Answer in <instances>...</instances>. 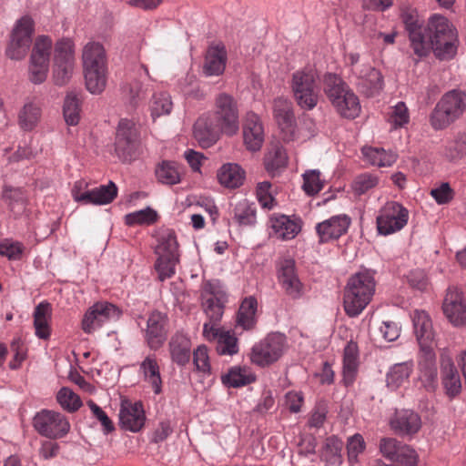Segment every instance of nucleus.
<instances>
[{"label": "nucleus", "instance_id": "obj_12", "mask_svg": "<svg viewBox=\"0 0 466 466\" xmlns=\"http://www.w3.org/2000/svg\"><path fill=\"white\" fill-rule=\"evenodd\" d=\"M34 427L39 434L49 439H59L70 431V423L65 415L43 410L34 418Z\"/></svg>", "mask_w": 466, "mask_h": 466}, {"label": "nucleus", "instance_id": "obj_14", "mask_svg": "<svg viewBox=\"0 0 466 466\" xmlns=\"http://www.w3.org/2000/svg\"><path fill=\"white\" fill-rule=\"evenodd\" d=\"M379 448L381 455L387 460L404 466H415L418 463L416 451L395 438H382Z\"/></svg>", "mask_w": 466, "mask_h": 466}, {"label": "nucleus", "instance_id": "obj_9", "mask_svg": "<svg viewBox=\"0 0 466 466\" xmlns=\"http://www.w3.org/2000/svg\"><path fill=\"white\" fill-rule=\"evenodd\" d=\"M34 32L35 22L31 16L24 15L16 20L10 34L6 56L12 60L25 57L32 45Z\"/></svg>", "mask_w": 466, "mask_h": 466}, {"label": "nucleus", "instance_id": "obj_4", "mask_svg": "<svg viewBox=\"0 0 466 466\" xmlns=\"http://www.w3.org/2000/svg\"><path fill=\"white\" fill-rule=\"evenodd\" d=\"M82 63L87 90L92 94L101 93L106 83V55L103 45L87 42L82 50Z\"/></svg>", "mask_w": 466, "mask_h": 466}, {"label": "nucleus", "instance_id": "obj_41", "mask_svg": "<svg viewBox=\"0 0 466 466\" xmlns=\"http://www.w3.org/2000/svg\"><path fill=\"white\" fill-rule=\"evenodd\" d=\"M51 319V306L47 302L39 303L34 311V326L35 335L46 339L50 336L49 321Z\"/></svg>", "mask_w": 466, "mask_h": 466}, {"label": "nucleus", "instance_id": "obj_23", "mask_svg": "<svg viewBox=\"0 0 466 466\" xmlns=\"http://www.w3.org/2000/svg\"><path fill=\"white\" fill-rule=\"evenodd\" d=\"M279 282L286 294L292 299H299L303 294V286L296 270L293 259H284L279 268Z\"/></svg>", "mask_w": 466, "mask_h": 466}, {"label": "nucleus", "instance_id": "obj_54", "mask_svg": "<svg viewBox=\"0 0 466 466\" xmlns=\"http://www.w3.org/2000/svg\"><path fill=\"white\" fill-rule=\"evenodd\" d=\"M178 258L179 257H175V255L157 256L155 268L158 274L159 280L164 281L167 279H170L175 274Z\"/></svg>", "mask_w": 466, "mask_h": 466}, {"label": "nucleus", "instance_id": "obj_35", "mask_svg": "<svg viewBox=\"0 0 466 466\" xmlns=\"http://www.w3.org/2000/svg\"><path fill=\"white\" fill-rule=\"evenodd\" d=\"M359 367V349L357 343L348 342L344 349L342 375L346 386L351 385L357 376Z\"/></svg>", "mask_w": 466, "mask_h": 466}, {"label": "nucleus", "instance_id": "obj_30", "mask_svg": "<svg viewBox=\"0 0 466 466\" xmlns=\"http://www.w3.org/2000/svg\"><path fill=\"white\" fill-rule=\"evenodd\" d=\"M419 372V378L423 386L429 390H433L438 376L434 349L420 350Z\"/></svg>", "mask_w": 466, "mask_h": 466}, {"label": "nucleus", "instance_id": "obj_51", "mask_svg": "<svg viewBox=\"0 0 466 466\" xmlns=\"http://www.w3.org/2000/svg\"><path fill=\"white\" fill-rule=\"evenodd\" d=\"M443 155L450 161H457L466 156V134H459L448 141Z\"/></svg>", "mask_w": 466, "mask_h": 466}, {"label": "nucleus", "instance_id": "obj_8", "mask_svg": "<svg viewBox=\"0 0 466 466\" xmlns=\"http://www.w3.org/2000/svg\"><path fill=\"white\" fill-rule=\"evenodd\" d=\"M76 66L75 44L69 38L57 41L54 50L52 78L55 85L63 86L71 79Z\"/></svg>", "mask_w": 466, "mask_h": 466}, {"label": "nucleus", "instance_id": "obj_63", "mask_svg": "<svg viewBox=\"0 0 466 466\" xmlns=\"http://www.w3.org/2000/svg\"><path fill=\"white\" fill-rule=\"evenodd\" d=\"M271 184L268 181L259 182L257 185V199L263 208L272 209L275 206V199L270 194Z\"/></svg>", "mask_w": 466, "mask_h": 466}, {"label": "nucleus", "instance_id": "obj_60", "mask_svg": "<svg viewBox=\"0 0 466 466\" xmlns=\"http://www.w3.org/2000/svg\"><path fill=\"white\" fill-rule=\"evenodd\" d=\"M56 399L64 410L71 412L78 410L82 404L79 397L66 387L58 391Z\"/></svg>", "mask_w": 466, "mask_h": 466}, {"label": "nucleus", "instance_id": "obj_24", "mask_svg": "<svg viewBox=\"0 0 466 466\" xmlns=\"http://www.w3.org/2000/svg\"><path fill=\"white\" fill-rule=\"evenodd\" d=\"M243 138L247 148L250 151H258L264 142V128L259 116L248 112L243 122Z\"/></svg>", "mask_w": 466, "mask_h": 466}, {"label": "nucleus", "instance_id": "obj_38", "mask_svg": "<svg viewBox=\"0 0 466 466\" xmlns=\"http://www.w3.org/2000/svg\"><path fill=\"white\" fill-rule=\"evenodd\" d=\"M256 376L248 367L234 366L222 375L224 385L231 388H239L255 381Z\"/></svg>", "mask_w": 466, "mask_h": 466}, {"label": "nucleus", "instance_id": "obj_48", "mask_svg": "<svg viewBox=\"0 0 466 466\" xmlns=\"http://www.w3.org/2000/svg\"><path fill=\"white\" fill-rule=\"evenodd\" d=\"M157 180L166 185H175L180 182V173L177 165L171 161H163L156 168Z\"/></svg>", "mask_w": 466, "mask_h": 466}, {"label": "nucleus", "instance_id": "obj_18", "mask_svg": "<svg viewBox=\"0 0 466 466\" xmlns=\"http://www.w3.org/2000/svg\"><path fill=\"white\" fill-rule=\"evenodd\" d=\"M410 318L420 349H434L436 346V332L429 313L422 309H415Z\"/></svg>", "mask_w": 466, "mask_h": 466}, {"label": "nucleus", "instance_id": "obj_16", "mask_svg": "<svg viewBox=\"0 0 466 466\" xmlns=\"http://www.w3.org/2000/svg\"><path fill=\"white\" fill-rule=\"evenodd\" d=\"M442 310L448 320L455 327L466 324V300L456 287H450L442 303Z\"/></svg>", "mask_w": 466, "mask_h": 466}, {"label": "nucleus", "instance_id": "obj_52", "mask_svg": "<svg viewBox=\"0 0 466 466\" xmlns=\"http://www.w3.org/2000/svg\"><path fill=\"white\" fill-rule=\"evenodd\" d=\"M80 101L73 93L68 94L64 102L63 113L67 125L76 126L80 120Z\"/></svg>", "mask_w": 466, "mask_h": 466}, {"label": "nucleus", "instance_id": "obj_58", "mask_svg": "<svg viewBox=\"0 0 466 466\" xmlns=\"http://www.w3.org/2000/svg\"><path fill=\"white\" fill-rule=\"evenodd\" d=\"M93 311L101 318L106 323L117 320L122 311L116 305L107 301H99L93 306Z\"/></svg>", "mask_w": 466, "mask_h": 466}, {"label": "nucleus", "instance_id": "obj_7", "mask_svg": "<svg viewBox=\"0 0 466 466\" xmlns=\"http://www.w3.org/2000/svg\"><path fill=\"white\" fill-rule=\"evenodd\" d=\"M287 347L288 341L284 334L271 332L252 346L249 360L259 367L269 366L281 358Z\"/></svg>", "mask_w": 466, "mask_h": 466}, {"label": "nucleus", "instance_id": "obj_53", "mask_svg": "<svg viewBox=\"0 0 466 466\" xmlns=\"http://www.w3.org/2000/svg\"><path fill=\"white\" fill-rule=\"evenodd\" d=\"M157 212L147 207L146 208L137 210L125 216V222L128 226L134 225H151L157 220Z\"/></svg>", "mask_w": 466, "mask_h": 466}, {"label": "nucleus", "instance_id": "obj_61", "mask_svg": "<svg viewBox=\"0 0 466 466\" xmlns=\"http://www.w3.org/2000/svg\"><path fill=\"white\" fill-rule=\"evenodd\" d=\"M366 448L365 441L362 435L356 433L350 437L347 441L348 460L350 464L359 461L358 457Z\"/></svg>", "mask_w": 466, "mask_h": 466}, {"label": "nucleus", "instance_id": "obj_43", "mask_svg": "<svg viewBox=\"0 0 466 466\" xmlns=\"http://www.w3.org/2000/svg\"><path fill=\"white\" fill-rule=\"evenodd\" d=\"M257 299L254 297L246 298L238 309L237 325L245 330L252 329L256 325Z\"/></svg>", "mask_w": 466, "mask_h": 466}, {"label": "nucleus", "instance_id": "obj_25", "mask_svg": "<svg viewBox=\"0 0 466 466\" xmlns=\"http://www.w3.org/2000/svg\"><path fill=\"white\" fill-rule=\"evenodd\" d=\"M351 223L349 216L342 214L333 216L316 226L319 241L324 243L331 239H337L345 234Z\"/></svg>", "mask_w": 466, "mask_h": 466}, {"label": "nucleus", "instance_id": "obj_31", "mask_svg": "<svg viewBox=\"0 0 466 466\" xmlns=\"http://www.w3.org/2000/svg\"><path fill=\"white\" fill-rule=\"evenodd\" d=\"M193 132L202 147H209L218 139L221 129L210 116H202L194 124Z\"/></svg>", "mask_w": 466, "mask_h": 466}, {"label": "nucleus", "instance_id": "obj_21", "mask_svg": "<svg viewBox=\"0 0 466 466\" xmlns=\"http://www.w3.org/2000/svg\"><path fill=\"white\" fill-rule=\"evenodd\" d=\"M137 135L134 124L127 119H122L118 125L116 140L118 157L124 161L129 160L137 148Z\"/></svg>", "mask_w": 466, "mask_h": 466}, {"label": "nucleus", "instance_id": "obj_46", "mask_svg": "<svg viewBox=\"0 0 466 466\" xmlns=\"http://www.w3.org/2000/svg\"><path fill=\"white\" fill-rule=\"evenodd\" d=\"M157 245L156 247V254L157 256L179 257L178 244L176 234L171 229H165L158 235Z\"/></svg>", "mask_w": 466, "mask_h": 466}, {"label": "nucleus", "instance_id": "obj_39", "mask_svg": "<svg viewBox=\"0 0 466 466\" xmlns=\"http://www.w3.org/2000/svg\"><path fill=\"white\" fill-rule=\"evenodd\" d=\"M169 350L172 360L184 366L190 359V340L184 334L177 333L171 338Z\"/></svg>", "mask_w": 466, "mask_h": 466}, {"label": "nucleus", "instance_id": "obj_45", "mask_svg": "<svg viewBox=\"0 0 466 466\" xmlns=\"http://www.w3.org/2000/svg\"><path fill=\"white\" fill-rule=\"evenodd\" d=\"M362 155L367 162L377 167H390L397 159L394 152L386 151L381 147H363Z\"/></svg>", "mask_w": 466, "mask_h": 466}, {"label": "nucleus", "instance_id": "obj_64", "mask_svg": "<svg viewBox=\"0 0 466 466\" xmlns=\"http://www.w3.org/2000/svg\"><path fill=\"white\" fill-rule=\"evenodd\" d=\"M389 120L395 128L408 124L410 116L408 108L403 102H398L392 107Z\"/></svg>", "mask_w": 466, "mask_h": 466}, {"label": "nucleus", "instance_id": "obj_29", "mask_svg": "<svg viewBox=\"0 0 466 466\" xmlns=\"http://www.w3.org/2000/svg\"><path fill=\"white\" fill-rule=\"evenodd\" d=\"M42 103L36 98L27 99L18 112V126L25 132L34 130L42 119Z\"/></svg>", "mask_w": 466, "mask_h": 466}, {"label": "nucleus", "instance_id": "obj_10", "mask_svg": "<svg viewBox=\"0 0 466 466\" xmlns=\"http://www.w3.org/2000/svg\"><path fill=\"white\" fill-rule=\"evenodd\" d=\"M221 133L233 136L239 129L237 101L227 93H220L215 98V110L211 117Z\"/></svg>", "mask_w": 466, "mask_h": 466}, {"label": "nucleus", "instance_id": "obj_6", "mask_svg": "<svg viewBox=\"0 0 466 466\" xmlns=\"http://www.w3.org/2000/svg\"><path fill=\"white\" fill-rule=\"evenodd\" d=\"M466 110V94L459 90L446 93L431 115V124L436 130L446 128Z\"/></svg>", "mask_w": 466, "mask_h": 466}, {"label": "nucleus", "instance_id": "obj_17", "mask_svg": "<svg viewBox=\"0 0 466 466\" xmlns=\"http://www.w3.org/2000/svg\"><path fill=\"white\" fill-rule=\"evenodd\" d=\"M352 77L360 92L367 96L378 95L384 87L380 71L369 64L365 66H356Z\"/></svg>", "mask_w": 466, "mask_h": 466}, {"label": "nucleus", "instance_id": "obj_44", "mask_svg": "<svg viewBox=\"0 0 466 466\" xmlns=\"http://www.w3.org/2000/svg\"><path fill=\"white\" fill-rule=\"evenodd\" d=\"M413 367L412 361H405L393 365L387 373V386L391 389L400 387L410 378Z\"/></svg>", "mask_w": 466, "mask_h": 466}, {"label": "nucleus", "instance_id": "obj_49", "mask_svg": "<svg viewBox=\"0 0 466 466\" xmlns=\"http://www.w3.org/2000/svg\"><path fill=\"white\" fill-rule=\"evenodd\" d=\"M149 108L153 118L169 115L173 108L170 95L167 92L154 93Z\"/></svg>", "mask_w": 466, "mask_h": 466}, {"label": "nucleus", "instance_id": "obj_27", "mask_svg": "<svg viewBox=\"0 0 466 466\" xmlns=\"http://www.w3.org/2000/svg\"><path fill=\"white\" fill-rule=\"evenodd\" d=\"M167 317L159 311H153L147 319L146 339L150 349L157 350L167 339Z\"/></svg>", "mask_w": 466, "mask_h": 466}, {"label": "nucleus", "instance_id": "obj_34", "mask_svg": "<svg viewBox=\"0 0 466 466\" xmlns=\"http://www.w3.org/2000/svg\"><path fill=\"white\" fill-rule=\"evenodd\" d=\"M390 426L399 434L410 435L420 429L421 421L420 416L414 411L402 410L395 413L390 420Z\"/></svg>", "mask_w": 466, "mask_h": 466}, {"label": "nucleus", "instance_id": "obj_28", "mask_svg": "<svg viewBox=\"0 0 466 466\" xmlns=\"http://www.w3.org/2000/svg\"><path fill=\"white\" fill-rule=\"evenodd\" d=\"M273 235L281 240H290L301 230V220L286 215H273L269 219Z\"/></svg>", "mask_w": 466, "mask_h": 466}, {"label": "nucleus", "instance_id": "obj_15", "mask_svg": "<svg viewBox=\"0 0 466 466\" xmlns=\"http://www.w3.org/2000/svg\"><path fill=\"white\" fill-rule=\"evenodd\" d=\"M203 336L208 341L217 342L216 350L219 355L233 356L239 350L238 339L231 330L218 328L215 324L205 323Z\"/></svg>", "mask_w": 466, "mask_h": 466}, {"label": "nucleus", "instance_id": "obj_57", "mask_svg": "<svg viewBox=\"0 0 466 466\" xmlns=\"http://www.w3.org/2000/svg\"><path fill=\"white\" fill-rule=\"evenodd\" d=\"M379 183V177L370 173H362L352 182V190L357 195H362L374 188Z\"/></svg>", "mask_w": 466, "mask_h": 466}, {"label": "nucleus", "instance_id": "obj_3", "mask_svg": "<svg viewBox=\"0 0 466 466\" xmlns=\"http://www.w3.org/2000/svg\"><path fill=\"white\" fill-rule=\"evenodd\" d=\"M322 84L325 95L341 116L353 119L360 115L359 97L339 75L324 74Z\"/></svg>", "mask_w": 466, "mask_h": 466}, {"label": "nucleus", "instance_id": "obj_32", "mask_svg": "<svg viewBox=\"0 0 466 466\" xmlns=\"http://www.w3.org/2000/svg\"><path fill=\"white\" fill-rule=\"evenodd\" d=\"M231 218L228 225L234 224L238 227H253L257 223V208L254 203L246 198L237 201L231 205Z\"/></svg>", "mask_w": 466, "mask_h": 466}, {"label": "nucleus", "instance_id": "obj_20", "mask_svg": "<svg viewBox=\"0 0 466 466\" xmlns=\"http://www.w3.org/2000/svg\"><path fill=\"white\" fill-rule=\"evenodd\" d=\"M76 187L77 184L72 190L73 198L76 201L84 204L106 205L111 203L117 195V187L112 181L107 185H101L84 192H80Z\"/></svg>", "mask_w": 466, "mask_h": 466}, {"label": "nucleus", "instance_id": "obj_2", "mask_svg": "<svg viewBox=\"0 0 466 466\" xmlns=\"http://www.w3.org/2000/svg\"><path fill=\"white\" fill-rule=\"evenodd\" d=\"M376 281L370 270L352 275L346 285L343 306L349 317L359 316L371 301L375 293Z\"/></svg>", "mask_w": 466, "mask_h": 466}, {"label": "nucleus", "instance_id": "obj_33", "mask_svg": "<svg viewBox=\"0 0 466 466\" xmlns=\"http://www.w3.org/2000/svg\"><path fill=\"white\" fill-rule=\"evenodd\" d=\"M228 55L223 44L213 45L208 47L203 66V73L207 76H220L224 73Z\"/></svg>", "mask_w": 466, "mask_h": 466}, {"label": "nucleus", "instance_id": "obj_22", "mask_svg": "<svg viewBox=\"0 0 466 466\" xmlns=\"http://www.w3.org/2000/svg\"><path fill=\"white\" fill-rule=\"evenodd\" d=\"M145 421L146 415L141 402L122 401L119 410V423L122 429L137 432L143 428Z\"/></svg>", "mask_w": 466, "mask_h": 466}, {"label": "nucleus", "instance_id": "obj_19", "mask_svg": "<svg viewBox=\"0 0 466 466\" xmlns=\"http://www.w3.org/2000/svg\"><path fill=\"white\" fill-rule=\"evenodd\" d=\"M273 116L283 133L284 140H291L295 137V116L290 100L280 96L274 99Z\"/></svg>", "mask_w": 466, "mask_h": 466}, {"label": "nucleus", "instance_id": "obj_55", "mask_svg": "<svg viewBox=\"0 0 466 466\" xmlns=\"http://www.w3.org/2000/svg\"><path fill=\"white\" fill-rule=\"evenodd\" d=\"M324 186V181L320 178V172L316 169L307 170L303 174L302 188L309 196L318 194Z\"/></svg>", "mask_w": 466, "mask_h": 466}, {"label": "nucleus", "instance_id": "obj_5", "mask_svg": "<svg viewBox=\"0 0 466 466\" xmlns=\"http://www.w3.org/2000/svg\"><path fill=\"white\" fill-rule=\"evenodd\" d=\"M319 75L313 67H304L293 73L290 87L298 106L312 110L319 102Z\"/></svg>", "mask_w": 466, "mask_h": 466}, {"label": "nucleus", "instance_id": "obj_11", "mask_svg": "<svg viewBox=\"0 0 466 466\" xmlns=\"http://www.w3.org/2000/svg\"><path fill=\"white\" fill-rule=\"evenodd\" d=\"M408 220V209L399 202L389 201L379 210L376 218L378 233L381 236L394 234L401 230Z\"/></svg>", "mask_w": 466, "mask_h": 466}, {"label": "nucleus", "instance_id": "obj_56", "mask_svg": "<svg viewBox=\"0 0 466 466\" xmlns=\"http://www.w3.org/2000/svg\"><path fill=\"white\" fill-rule=\"evenodd\" d=\"M287 157L284 149L280 147H275L265 156L264 164L268 172H274L286 166Z\"/></svg>", "mask_w": 466, "mask_h": 466}, {"label": "nucleus", "instance_id": "obj_36", "mask_svg": "<svg viewBox=\"0 0 466 466\" xmlns=\"http://www.w3.org/2000/svg\"><path fill=\"white\" fill-rule=\"evenodd\" d=\"M139 370L145 381L151 386L154 393L159 394L162 391V380L157 358L154 355L146 357L140 363Z\"/></svg>", "mask_w": 466, "mask_h": 466}, {"label": "nucleus", "instance_id": "obj_62", "mask_svg": "<svg viewBox=\"0 0 466 466\" xmlns=\"http://www.w3.org/2000/svg\"><path fill=\"white\" fill-rule=\"evenodd\" d=\"M48 71V62L29 61L28 73L29 79L32 83L39 85L45 82L47 77Z\"/></svg>", "mask_w": 466, "mask_h": 466}, {"label": "nucleus", "instance_id": "obj_42", "mask_svg": "<svg viewBox=\"0 0 466 466\" xmlns=\"http://www.w3.org/2000/svg\"><path fill=\"white\" fill-rule=\"evenodd\" d=\"M2 199L15 216L22 214L25 209L26 197L20 187L5 186L3 187Z\"/></svg>", "mask_w": 466, "mask_h": 466}, {"label": "nucleus", "instance_id": "obj_26", "mask_svg": "<svg viewBox=\"0 0 466 466\" xmlns=\"http://www.w3.org/2000/svg\"><path fill=\"white\" fill-rule=\"evenodd\" d=\"M441 374L446 395L451 399L458 396L461 390V377L452 359L445 352L441 356Z\"/></svg>", "mask_w": 466, "mask_h": 466}, {"label": "nucleus", "instance_id": "obj_13", "mask_svg": "<svg viewBox=\"0 0 466 466\" xmlns=\"http://www.w3.org/2000/svg\"><path fill=\"white\" fill-rule=\"evenodd\" d=\"M405 28L409 33L410 46L413 53L421 58L429 55V45L423 34V27L418 12L414 9H406L401 13Z\"/></svg>", "mask_w": 466, "mask_h": 466}, {"label": "nucleus", "instance_id": "obj_1", "mask_svg": "<svg viewBox=\"0 0 466 466\" xmlns=\"http://www.w3.org/2000/svg\"><path fill=\"white\" fill-rule=\"evenodd\" d=\"M423 34L429 45V53L433 51L441 60H449L457 53L459 38L455 26L444 15L434 14L423 27Z\"/></svg>", "mask_w": 466, "mask_h": 466}, {"label": "nucleus", "instance_id": "obj_59", "mask_svg": "<svg viewBox=\"0 0 466 466\" xmlns=\"http://www.w3.org/2000/svg\"><path fill=\"white\" fill-rule=\"evenodd\" d=\"M227 299H214L213 298H205L203 299V308L206 315L211 322H218L221 319L224 312V304Z\"/></svg>", "mask_w": 466, "mask_h": 466}, {"label": "nucleus", "instance_id": "obj_40", "mask_svg": "<svg viewBox=\"0 0 466 466\" xmlns=\"http://www.w3.org/2000/svg\"><path fill=\"white\" fill-rule=\"evenodd\" d=\"M148 95V87L141 80L134 78L123 87V96L126 102L132 107L143 104Z\"/></svg>", "mask_w": 466, "mask_h": 466}, {"label": "nucleus", "instance_id": "obj_47", "mask_svg": "<svg viewBox=\"0 0 466 466\" xmlns=\"http://www.w3.org/2000/svg\"><path fill=\"white\" fill-rule=\"evenodd\" d=\"M343 442L336 436L327 438L323 450V459L327 466H340L342 463L341 451Z\"/></svg>", "mask_w": 466, "mask_h": 466}, {"label": "nucleus", "instance_id": "obj_37", "mask_svg": "<svg viewBox=\"0 0 466 466\" xmlns=\"http://www.w3.org/2000/svg\"><path fill=\"white\" fill-rule=\"evenodd\" d=\"M218 182L228 188H236L243 184L245 171L235 163L224 164L217 174Z\"/></svg>", "mask_w": 466, "mask_h": 466}, {"label": "nucleus", "instance_id": "obj_50", "mask_svg": "<svg viewBox=\"0 0 466 466\" xmlns=\"http://www.w3.org/2000/svg\"><path fill=\"white\" fill-rule=\"evenodd\" d=\"M52 45V39L49 36H37L33 45L30 60L49 63Z\"/></svg>", "mask_w": 466, "mask_h": 466}]
</instances>
